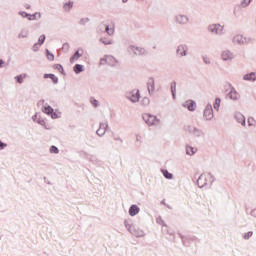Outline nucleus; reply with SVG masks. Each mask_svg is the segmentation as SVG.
<instances>
[{
	"label": "nucleus",
	"mask_w": 256,
	"mask_h": 256,
	"mask_svg": "<svg viewBox=\"0 0 256 256\" xmlns=\"http://www.w3.org/2000/svg\"><path fill=\"white\" fill-rule=\"evenodd\" d=\"M213 177L209 173L201 174L200 177L197 180L198 187H205L206 185H209L211 183Z\"/></svg>",
	"instance_id": "1"
},
{
	"label": "nucleus",
	"mask_w": 256,
	"mask_h": 256,
	"mask_svg": "<svg viewBox=\"0 0 256 256\" xmlns=\"http://www.w3.org/2000/svg\"><path fill=\"white\" fill-rule=\"evenodd\" d=\"M118 61L113 56H105L100 60V65H110L111 67H115Z\"/></svg>",
	"instance_id": "2"
},
{
	"label": "nucleus",
	"mask_w": 256,
	"mask_h": 256,
	"mask_svg": "<svg viewBox=\"0 0 256 256\" xmlns=\"http://www.w3.org/2000/svg\"><path fill=\"white\" fill-rule=\"evenodd\" d=\"M143 119H144L145 123H147V125H156L157 124V117H155L149 113L143 114Z\"/></svg>",
	"instance_id": "3"
},
{
	"label": "nucleus",
	"mask_w": 256,
	"mask_h": 256,
	"mask_svg": "<svg viewBox=\"0 0 256 256\" xmlns=\"http://www.w3.org/2000/svg\"><path fill=\"white\" fill-rule=\"evenodd\" d=\"M204 117L207 121H211V119H213V106H211V104L206 106L204 110Z\"/></svg>",
	"instance_id": "4"
},
{
	"label": "nucleus",
	"mask_w": 256,
	"mask_h": 256,
	"mask_svg": "<svg viewBox=\"0 0 256 256\" xmlns=\"http://www.w3.org/2000/svg\"><path fill=\"white\" fill-rule=\"evenodd\" d=\"M209 31H211V33H215L216 35H219L223 33V26L219 24H212L209 27Z\"/></svg>",
	"instance_id": "5"
},
{
	"label": "nucleus",
	"mask_w": 256,
	"mask_h": 256,
	"mask_svg": "<svg viewBox=\"0 0 256 256\" xmlns=\"http://www.w3.org/2000/svg\"><path fill=\"white\" fill-rule=\"evenodd\" d=\"M187 133L193 135L194 137H201V130L197 129L195 126H188L186 128Z\"/></svg>",
	"instance_id": "6"
},
{
	"label": "nucleus",
	"mask_w": 256,
	"mask_h": 256,
	"mask_svg": "<svg viewBox=\"0 0 256 256\" xmlns=\"http://www.w3.org/2000/svg\"><path fill=\"white\" fill-rule=\"evenodd\" d=\"M233 43H236L237 45H245V43H248V40L243 35H236L233 38Z\"/></svg>",
	"instance_id": "7"
},
{
	"label": "nucleus",
	"mask_w": 256,
	"mask_h": 256,
	"mask_svg": "<svg viewBox=\"0 0 256 256\" xmlns=\"http://www.w3.org/2000/svg\"><path fill=\"white\" fill-rule=\"evenodd\" d=\"M183 106L186 107L188 111H195V109H197V104L193 100H187Z\"/></svg>",
	"instance_id": "8"
},
{
	"label": "nucleus",
	"mask_w": 256,
	"mask_h": 256,
	"mask_svg": "<svg viewBox=\"0 0 256 256\" xmlns=\"http://www.w3.org/2000/svg\"><path fill=\"white\" fill-rule=\"evenodd\" d=\"M105 32L108 35H113L115 33V24H113V22H111L110 24H106Z\"/></svg>",
	"instance_id": "9"
},
{
	"label": "nucleus",
	"mask_w": 256,
	"mask_h": 256,
	"mask_svg": "<svg viewBox=\"0 0 256 256\" xmlns=\"http://www.w3.org/2000/svg\"><path fill=\"white\" fill-rule=\"evenodd\" d=\"M83 56V50H78L71 58L70 63H75V61H79V58Z\"/></svg>",
	"instance_id": "10"
},
{
	"label": "nucleus",
	"mask_w": 256,
	"mask_h": 256,
	"mask_svg": "<svg viewBox=\"0 0 256 256\" xmlns=\"http://www.w3.org/2000/svg\"><path fill=\"white\" fill-rule=\"evenodd\" d=\"M45 43V35H41L38 39V43L33 46V50L37 51Z\"/></svg>",
	"instance_id": "11"
},
{
	"label": "nucleus",
	"mask_w": 256,
	"mask_h": 256,
	"mask_svg": "<svg viewBox=\"0 0 256 256\" xmlns=\"http://www.w3.org/2000/svg\"><path fill=\"white\" fill-rule=\"evenodd\" d=\"M147 85L149 93H153L155 91V80L153 78L148 79Z\"/></svg>",
	"instance_id": "12"
},
{
	"label": "nucleus",
	"mask_w": 256,
	"mask_h": 256,
	"mask_svg": "<svg viewBox=\"0 0 256 256\" xmlns=\"http://www.w3.org/2000/svg\"><path fill=\"white\" fill-rule=\"evenodd\" d=\"M139 211L140 209L138 208L137 205H132L129 209V215H131V217H135V215H137Z\"/></svg>",
	"instance_id": "13"
},
{
	"label": "nucleus",
	"mask_w": 256,
	"mask_h": 256,
	"mask_svg": "<svg viewBox=\"0 0 256 256\" xmlns=\"http://www.w3.org/2000/svg\"><path fill=\"white\" fill-rule=\"evenodd\" d=\"M244 81H256V73L251 72L249 74L244 75L243 77Z\"/></svg>",
	"instance_id": "14"
},
{
	"label": "nucleus",
	"mask_w": 256,
	"mask_h": 256,
	"mask_svg": "<svg viewBox=\"0 0 256 256\" xmlns=\"http://www.w3.org/2000/svg\"><path fill=\"white\" fill-rule=\"evenodd\" d=\"M235 119L238 121V123H240L241 125H245V116H243V114L241 113H236L235 114Z\"/></svg>",
	"instance_id": "15"
},
{
	"label": "nucleus",
	"mask_w": 256,
	"mask_h": 256,
	"mask_svg": "<svg viewBox=\"0 0 256 256\" xmlns=\"http://www.w3.org/2000/svg\"><path fill=\"white\" fill-rule=\"evenodd\" d=\"M222 59H223V61H229V60L233 59V54H231V52H229V51H224L222 53Z\"/></svg>",
	"instance_id": "16"
},
{
	"label": "nucleus",
	"mask_w": 256,
	"mask_h": 256,
	"mask_svg": "<svg viewBox=\"0 0 256 256\" xmlns=\"http://www.w3.org/2000/svg\"><path fill=\"white\" fill-rule=\"evenodd\" d=\"M44 79H51L53 83H57L59 81L55 74H45Z\"/></svg>",
	"instance_id": "17"
},
{
	"label": "nucleus",
	"mask_w": 256,
	"mask_h": 256,
	"mask_svg": "<svg viewBox=\"0 0 256 256\" xmlns=\"http://www.w3.org/2000/svg\"><path fill=\"white\" fill-rule=\"evenodd\" d=\"M230 99H233V101H237L239 99V93H237L235 90H231L229 93Z\"/></svg>",
	"instance_id": "18"
},
{
	"label": "nucleus",
	"mask_w": 256,
	"mask_h": 256,
	"mask_svg": "<svg viewBox=\"0 0 256 256\" xmlns=\"http://www.w3.org/2000/svg\"><path fill=\"white\" fill-rule=\"evenodd\" d=\"M132 51H134L135 55H143L145 53V49L139 47H132Z\"/></svg>",
	"instance_id": "19"
},
{
	"label": "nucleus",
	"mask_w": 256,
	"mask_h": 256,
	"mask_svg": "<svg viewBox=\"0 0 256 256\" xmlns=\"http://www.w3.org/2000/svg\"><path fill=\"white\" fill-rule=\"evenodd\" d=\"M196 152H197V148H194L192 146H187L186 147L187 155H195Z\"/></svg>",
	"instance_id": "20"
},
{
	"label": "nucleus",
	"mask_w": 256,
	"mask_h": 256,
	"mask_svg": "<svg viewBox=\"0 0 256 256\" xmlns=\"http://www.w3.org/2000/svg\"><path fill=\"white\" fill-rule=\"evenodd\" d=\"M105 131H107V129L105 128V125H100V128L97 130V135H99V137H103V135H105Z\"/></svg>",
	"instance_id": "21"
},
{
	"label": "nucleus",
	"mask_w": 256,
	"mask_h": 256,
	"mask_svg": "<svg viewBox=\"0 0 256 256\" xmlns=\"http://www.w3.org/2000/svg\"><path fill=\"white\" fill-rule=\"evenodd\" d=\"M177 21L180 23V25H183V24L187 23V21H189V20L187 19V16L179 15L177 17Z\"/></svg>",
	"instance_id": "22"
},
{
	"label": "nucleus",
	"mask_w": 256,
	"mask_h": 256,
	"mask_svg": "<svg viewBox=\"0 0 256 256\" xmlns=\"http://www.w3.org/2000/svg\"><path fill=\"white\" fill-rule=\"evenodd\" d=\"M17 83H23L24 79H27V74H20L18 76L15 77Z\"/></svg>",
	"instance_id": "23"
},
{
	"label": "nucleus",
	"mask_w": 256,
	"mask_h": 256,
	"mask_svg": "<svg viewBox=\"0 0 256 256\" xmlns=\"http://www.w3.org/2000/svg\"><path fill=\"white\" fill-rule=\"evenodd\" d=\"M43 113H46L47 115H51V113H53V108L49 105H46L43 107Z\"/></svg>",
	"instance_id": "24"
},
{
	"label": "nucleus",
	"mask_w": 256,
	"mask_h": 256,
	"mask_svg": "<svg viewBox=\"0 0 256 256\" xmlns=\"http://www.w3.org/2000/svg\"><path fill=\"white\" fill-rule=\"evenodd\" d=\"M134 94L131 97V101H133V103H136V101H139V91L136 90L133 92Z\"/></svg>",
	"instance_id": "25"
},
{
	"label": "nucleus",
	"mask_w": 256,
	"mask_h": 256,
	"mask_svg": "<svg viewBox=\"0 0 256 256\" xmlns=\"http://www.w3.org/2000/svg\"><path fill=\"white\" fill-rule=\"evenodd\" d=\"M83 71V65L76 64L74 66V73H81Z\"/></svg>",
	"instance_id": "26"
},
{
	"label": "nucleus",
	"mask_w": 256,
	"mask_h": 256,
	"mask_svg": "<svg viewBox=\"0 0 256 256\" xmlns=\"http://www.w3.org/2000/svg\"><path fill=\"white\" fill-rule=\"evenodd\" d=\"M171 91H172L173 98L175 99V92L177 91V83L175 82L171 83Z\"/></svg>",
	"instance_id": "27"
},
{
	"label": "nucleus",
	"mask_w": 256,
	"mask_h": 256,
	"mask_svg": "<svg viewBox=\"0 0 256 256\" xmlns=\"http://www.w3.org/2000/svg\"><path fill=\"white\" fill-rule=\"evenodd\" d=\"M162 174L166 179H173V174L169 173L167 170H162Z\"/></svg>",
	"instance_id": "28"
},
{
	"label": "nucleus",
	"mask_w": 256,
	"mask_h": 256,
	"mask_svg": "<svg viewBox=\"0 0 256 256\" xmlns=\"http://www.w3.org/2000/svg\"><path fill=\"white\" fill-rule=\"evenodd\" d=\"M177 53L178 55H181V57H183V55H186L185 47L183 46L178 47Z\"/></svg>",
	"instance_id": "29"
},
{
	"label": "nucleus",
	"mask_w": 256,
	"mask_h": 256,
	"mask_svg": "<svg viewBox=\"0 0 256 256\" xmlns=\"http://www.w3.org/2000/svg\"><path fill=\"white\" fill-rule=\"evenodd\" d=\"M47 59L49 61H55V55L53 53L49 52V50H46Z\"/></svg>",
	"instance_id": "30"
},
{
	"label": "nucleus",
	"mask_w": 256,
	"mask_h": 256,
	"mask_svg": "<svg viewBox=\"0 0 256 256\" xmlns=\"http://www.w3.org/2000/svg\"><path fill=\"white\" fill-rule=\"evenodd\" d=\"M71 9H73V2H68L64 5L65 11H71Z\"/></svg>",
	"instance_id": "31"
},
{
	"label": "nucleus",
	"mask_w": 256,
	"mask_h": 256,
	"mask_svg": "<svg viewBox=\"0 0 256 256\" xmlns=\"http://www.w3.org/2000/svg\"><path fill=\"white\" fill-rule=\"evenodd\" d=\"M219 107H221V99L217 98L214 103V109H216V111H219Z\"/></svg>",
	"instance_id": "32"
},
{
	"label": "nucleus",
	"mask_w": 256,
	"mask_h": 256,
	"mask_svg": "<svg viewBox=\"0 0 256 256\" xmlns=\"http://www.w3.org/2000/svg\"><path fill=\"white\" fill-rule=\"evenodd\" d=\"M35 19H41V13L36 12L33 14V18H29V21H35Z\"/></svg>",
	"instance_id": "33"
},
{
	"label": "nucleus",
	"mask_w": 256,
	"mask_h": 256,
	"mask_svg": "<svg viewBox=\"0 0 256 256\" xmlns=\"http://www.w3.org/2000/svg\"><path fill=\"white\" fill-rule=\"evenodd\" d=\"M50 153H59V149L56 146H51L50 147Z\"/></svg>",
	"instance_id": "34"
},
{
	"label": "nucleus",
	"mask_w": 256,
	"mask_h": 256,
	"mask_svg": "<svg viewBox=\"0 0 256 256\" xmlns=\"http://www.w3.org/2000/svg\"><path fill=\"white\" fill-rule=\"evenodd\" d=\"M256 124V122H255V119L254 118H248V125L251 127V126H253V125H255Z\"/></svg>",
	"instance_id": "35"
},
{
	"label": "nucleus",
	"mask_w": 256,
	"mask_h": 256,
	"mask_svg": "<svg viewBox=\"0 0 256 256\" xmlns=\"http://www.w3.org/2000/svg\"><path fill=\"white\" fill-rule=\"evenodd\" d=\"M251 3V0H243L241 6L247 7Z\"/></svg>",
	"instance_id": "36"
},
{
	"label": "nucleus",
	"mask_w": 256,
	"mask_h": 256,
	"mask_svg": "<svg viewBox=\"0 0 256 256\" xmlns=\"http://www.w3.org/2000/svg\"><path fill=\"white\" fill-rule=\"evenodd\" d=\"M250 237H253V232H248L244 234V239H250Z\"/></svg>",
	"instance_id": "37"
},
{
	"label": "nucleus",
	"mask_w": 256,
	"mask_h": 256,
	"mask_svg": "<svg viewBox=\"0 0 256 256\" xmlns=\"http://www.w3.org/2000/svg\"><path fill=\"white\" fill-rule=\"evenodd\" d=\"M5 147H7V144L0 141V150L5 149Z\"/></svg>",
	"instance_id": "38"
},
{
	"label": "nucleus",
	"mask_w": 256,
	"mask_h": 256,
	"mask_svg": "<svg viewBox=\"0 0 256 256\" xmlns=\"http://www.w3.org/2000/svg\"><path fill=\"white\" fill-rule=\"evenodd\" d=\"M91 103H92V105H94V107H97V105H98V101L97 100H91Z\"/></svg>",
	"instance_id": "39"
},
{
	"label": "nucleus",
	"mask_w": 256,
	"mask_h": 256,
	"mask_svg": "<svg viewBox=\"0 0 256 256\" xmlns=\"http://www.w3.org/2000/svg\"><path fill=\"white\" fill-rule=\"evenodd\" d=\"M114 141H119L120 143H123V140H121V138L118 136L114 137Z\"/></svg>",
	"instance_id": "40"
},
{
	"label": "nucleus",
	"mask_w": 256,
	"mask_h": 256,
	"mask_svg": "<svg viewBox=\"0 0 256 256\" xmlns=\"http://www.w3.org/2000/svg\"><path fill=\"white\" fill-rule=\"evenodd\" d=\"M104 45H111V41L110 40H106V41H103Z\"/></svg>",
	"instance_id": "41"
},
{
	"label": "nucleus",
	"mask_w": 256,
	"mask_h": 256,
	"mask_svg": "<svg viewBox=\"0 0 256 256\" xmlns=\"http://www.w3.org/2000/svg\"><path fill=\"white\" fill-rule=\"evenodd\" d=\"M4 64L5 62L3 60H0V67H3Z\"/></svg>",
	"instance_id": "42"
},
{
	"label": "nucleus",
	"mask_w": 256,
	"mask_h": 256,
	"mask_svg": "<svg viewBox=\"0 0 256 256\" xmlns=\"http://www.w3.org/2000/svg\"><path fill=\"white\" fill-rule=\"evenodd\" d=\"M136 139H137V141H141L142 137L141 136H137Z\"/></svg>",
	"instance_id": "43"
},
{
	"label": "nucleus",
	"mask_w": 256,
	"mask_h": 256,
	"mask_svg": "<svg viewBox=\"0 0 256 256\" xmlns=\"http://www.w3.org/2000/svg\"><path fill=\"white\" fill-rule=\"evenodd\" d=\"M29 16V19H33V15H28Z\"/></svg>",
	"instance_id": "44"
},
{
	"label": "nucleus",
	"mask_w": 256,
	"mask_h": 256,
	"mask_svg": "<svg viewBox=\"0 0 256 256\" xmlns=\"http://www.w3.org/2000/svg\"><path fill=\"white\" fill-rule=\"evenodd\" d=\"M123 1V3H127V0H122Z\"/></svg>",
	"instance_id": "45"
}]
</instances>
